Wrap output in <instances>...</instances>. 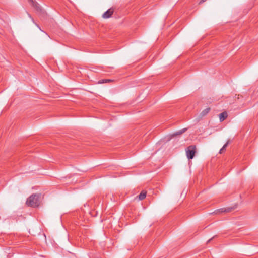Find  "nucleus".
I'll list each match as a JSON object with an SVG mask.
<instances>
[{
  "label": "nucleus",
  "mask_w": 258,
  "mask_h": 258,
  "mask_svg": "<svg viewBox=\"0 0 258 258\" xmlns=\"http://www.w3.org/2000/svg\"><path fill=\"white\" fill-rule=\"evenodd\" d=\"M40 196L37 194H33L27 200L26 204L32 207H36L40 204Z\"/></svg>",
  "instance_id": "nucleus-1"
},
{
  "label": "nucleus",
  "mask_w": 258,
  "mask_h": 258,
  "mask_svg": "<svg viewBox=\"0 0 258 258\" xmlns=\"http://www.w3.org/2000/svg\"><path fill=\"white\" fill-rule=\"evenodd\" d=\"M196 148L195 146L191 145L188 146L186 149V154L187 157L189 159H192L196 153Z\"/></svg>",
  "instance_id": "nucleus-2"
},
{
  "label": "nucleus",
  "mask_w": 258,
  "mask_h": 258,
  "mask_svg": "<svg viewBox=\"0 0 258 258\" xmlns=\"http://www.w3.org/2000/svg\"><path fill=\"white\" fill-rule=\"evenodd\" d=\"M113 12L114 9L113 8H110L103 13L102 17L104 19L109 18L112 16Z\"/></svg>",
  "instance_id": "nucleus-3"
},
{
  "label": "nucleus",
  "mask_w": 258,
  "mask_h": 258,
  "mask_svg": "<svg viewBox=\"0 0 258 258\" xmlns=\"http://www.w3.org/2000/svg\"><path fill=\"white\" fill-rule=\"evenodd\" d=\"M219 116L220 122H222L227 117L228 115L226 112H223L219 114Z\"/></svg>",
  "instance_id": "nucleus-4"
},
{
  "label": "nucleus",
  "mask_w": 258,
  "mask_h": 258,
  "mask_svg": "<svg viewBox=\"0 0 258 258\" xmlns=\"http://www.w3.org/2000/svg\"><path fill=\"white\" fill-rule=\"evenodd\" d=\"M29 1L31 3V5L37 10L40 9L39 6V4L33 0H29Z\"/></svg>",
  "instance_id": "nucleus-5"
},
{
  "label": "nucleus",
  "mask_w": 258,
  "mask_h": 258,
  "mask_svg": "<svg viewBox=\"0 0 258 258\" xmlns=\"http://www.w3.org/2000/svg\"><path fill=\"white\" fill-rule=\"evenodd\" d=\"M146 197V192L145 191H142L140 195L138 196L139 199L140 200H144Z\"/></svg>",
  "instance_id": "nucleus-6"
},
{
  "label": "nucleus",
  "mask_w": 258,
  "mask_h": 258,
  "mask_svg": "<svg viewBox=\"0 0 258 258\" xmlns=\"http://www.w3.org/2000/svg\"><path fill=\"white\" fill-rule=\"evenodd\" d=\"M210 110V108H207L205 109L201 113V114H200L201 116L202 117H203V116H205L206 115H207L209 112Z\"/></svg>",
  "instance_id": "nucleus-7"
},
{
  "label": "nucleus",
  "mask_w": 258,
  "mask_h": 258,
  "mask_svg": "<svg viewBox=\"0 0 258 258\" xmlns=\"http://www.w3.org/2000/svg\"><path fill=\"white\" fill-rule=\"evenodd\" d=\"M230 211V210L229 209H225V208H221L220 209H219V210H217L216 211V213H218L219 212H229Z\"/></svg>",
  "instance_id": "nucleus-8"
},
{
  "label": "nucleus",
  "mask_w": 258,
  "mask_h": 258,
  "mask_svg": "<svg viewBox=\"0 0 258 258\" xmlns=\"http://www.w3.org/2000/svg\"><path fill=\"white\" fill-rule=\"evenodd\" d=\"M229 144L228 141L222 147V148L220 149L219 151V153L222 154L223 151L226 149V147H227L228 145Z\"/></svg>",
  "instance_id": "nucleus-9"
},
{
  "label": "nucleus",
  "mask_w": 258,
  "mask_h": 258,
  "mask_svg": "<svg viewBox=\"0 0 258 258\" xmlns=\"http://www.w3.org/2000/svg\"><path fill=\"white\" fill-rule=\"evenodd\" d=\"M110 81H111V80H109V79H102V80L99 81L98 83L100 84H102V83L109 82Z\"/></svg>",
  "instance_id": "nucleus-10"
},
{
  "label": "nucleus",
  "mask_w": 258,
  "mask_h": 258,
  "mask_svg": "<svg viewBox=\"0 0 258 258\" xmlns=\"http://www.w3.org/2000/svg\"><path fill=\"white\" fill-rule=\"evenodd\" d=\"M186 131V129L184 128V129H183L182 130H180L176 133H175V134H174L173 135V136H175L176 135H181L182 134V133H183L185 131Z\"/></svg>",
  "instance_id": "nucleus-11"
},
{
  "label": "nucleus",
  "mask_w": 258,
  "mask_h": 258,
  "mask_svg": "<svg viewBox=\"0 0 258 258\" xmlns=\"http://www.w3.org/2000/svg\"><path fill=\"white\" fill-rule=\"evenodd\" d=\"M206 1V0H201V1H200V2L199 3V4H201V3H202L204 2H205Z\"/></svg>",
  "instance_id": "nucleus-12"
},
{
  "label": "nucleus",
  "mask_w": 258,
  "mask_h": 258,
  "mask_svg": "<svg viewBox=\"0 0 258 258\" xmlns=\"http://www.w3.org/2000/svg\"><path fill=\"white\" fill-rule=\"evenodd\" d=\"M206 1V0H201V1H200V2L199 3V4H201V3H202L204 2H205Z\"/></svg>",
  "instance_id": "nucleus-13"
},
{
  "label": "nucleus",
  "mask_w": 258,
  "mask_h": 258,
  "mask_svg": "<svg viewBox=\"0 0 258 258\" xmlns=\"http://www.w3.org/2000/svg\"><path fill=\"white\" fill-rule=\"evenodd\" d=\"M206 1V0H201V1H200V2L199 3V4H201V3H202L204 2H205Z\"/></svg>",
  "instance_id": "nucleus-14"
}]
</instances>
